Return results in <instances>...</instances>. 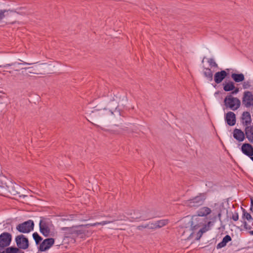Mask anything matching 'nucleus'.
<instances>
[{
	"label": "nucleus",
	"mask_w": 253,
	"mask_h": 253,
	"mask_svg": "<svg viewBox=\"0 0 253 253\" xmlns=\"http://www.w3.org/2000/svg\"><path fill=\"white\" fill-rule=\"evenodd\" d=\"M12 236L8 232H3L0 235V248L8 247L11 241Z\"/></svg>",
	"instance_id": "obj_8"
},
{
	"label": "nucleus",
	"mask_w": 253,
	"mask_h": 253,
	"mask_svg": "<svg viewBox=\"0 0 253 253\" xmlns=\"http://www.w3.org/2000/svg\"><path fill=\"white\" fill-rule=\"evenodd\" d=\"M179 232L181 233L183 239L185 240L191 239L195 233L192 227H181Z\"/></svg>",
	"instance_id": "obj_9"
},
{
	"label": "nucleus",
	"mask_w": 253,
	"mask_h": 253,
	"mask_svg": "<svg viewBox=\"0 0 253 253\" xmlns=\"http://www.w3.org/2000/svg\"><path fill=\"white\" fill-rule=\"evenodd\" d=\"M147 224L145 225H139L137 227V229L139 230H142V228H148Z\"/></svg>",
	"instance_id": "obj_37"
},
{
	"label": "nucleus",
	"mask_w": 253,
	"mask_h": 253,
	"mask_svg": "<svg viewBox=\"0 0 253 253\" xmlns=\"http://www.w3.org/2000/svg\"><path fill=\"white\" fill-rule=\"evenodd\" d=\"M242 124L244 126H250L252 123V118L250 113L248 111L244 112L241 117Z\"/></svg>",
	"instance_id": "obj_13"
},
{
	"label": "nucleus",
	"mask_w": 253,
	"mask_h": 253,
	"mask_svg": "<svg viewBox=\"0 0 253 253\" xmlns=\"http://www.w3.org/2000/svg\"><path fill=\"white\" fill-rule=\"evenodd\" d=\"M211 212L210 208L207 207H204L200 208L197 212V217L206 216Z\"/></svg>",
	"instance_id": "obj_18"
},
{
	"label": "nucleus",
	"mask_w": 253,
	"mask_h": 253,
	"mask_svg": "<svg viewBox=\"0 0 253 253\" xmlns=\"http://www.w3.org/2000/svg\"><path fill=\"white\" fill-rule=\"evenodd\" d=\"M92 124L94 126H96V127H99V126L98 125H97L94 124H93V123H92Z\"/></svg>",
	"instance_id": "obj_45"
},
{
	"label": "nucleus",
	"mask_w": 253,
	"mask_h": 253,
	"mask_svg": "<svg viewBox=\"0 0 253 253\" xmlns=\"http://www.w3.org/2000/svg\"><path fill=\"white\" fill-rule=\"evenodd\" d=\"M245 136L249 141L253 144V126H247L245 129Z\"/></svg>",
	"instance_id": "obj_17"
},
{
	"label": "nucleus",
	"mask_w": 253,
	"mask_h": 253,
	"mask_svg": "<svg viewBox=\"0 0 253 253\" xmlns=\"http://www.w3.org/2000/svg\"><path fill=\"white\" fill-rule=\"evenodd\" d=\"M233 136L238 142H242L245 138V132L240 129L236 128L233 130Z\"/></svg>",
	"instance_id": "obj_15"
},
{
	"label": "nucleus",
	"mask_w": 253,
	"mask_h": 253,
	"mask_svg": "<svg viewBox=\"0 0 253 253\" xmlns=\"http://www.w3.org/2000/svg\"><path fill=\"white\" fill-rule=\"evenodd\" d=\"M128 215L130 216L129 221L131 222H133L135 220L140 219L141 217V213H140L139 210H135L133 211V213H127Z\"/></svg>",
	"instance_id": "obj_19"
},
{
	"label": "nucleus",
	"mask_w": 253,
	"mask_h": 253,
	"mask_svg": "<svg viewBox=\"0 0 253 253\" xmlns=\"http://www.w3.org/2000/svg\"><path fill=\"white\" fill-rule=\"evenodd\" d=\"M249 233L252 235H253V231H250L249 232Z\"/></svg>",
	"instance_id": "obj_42"
},
{
	"label": "nucleus",
	"mask_w": 253,
	"mask_h": 253,
	"mask_svg": "<svg viewBox=\"0 0 253 253\" xmlns=\"http://www.w3.org/2000/svg\"><path fill=\"white\" fill-rule=\"evenodd\" d=\"M243 223L244 224V228L245 229L250 230L252 228L251 226L250 225H249L246 221H244Z\"/></svg>",
	"instance_id": "obj_36"
},
{
	"label": "nucleus",
	"mask_w": 253,
	"mask_h": 253,
	"mask_svg": "<svg viewBox=\"0 0 253 253\" xmlns=\"http://www.w3.org/2000/svg\"><path fill=\"white\" fill-rule=\"evenodd\" d=\"M241 150L244 155L249 157L253 156V146L250 143H245L243 144Z\"/></svg>",
	"instance_id": "obj_12"
},
{
	"label": "nucleus",
	"mask_w": 253,
	"mask_h": 253,
	"mask_svg": "<svg viewBox=\"0 0 253 253\" xmlns=\"http://www.w3.org/2000/svg\"><path fill=\"white\" fill-rule=\"evenodd\" d=\"M225 120L230 126H233L236 124V115L233 112H228L225 115Z\"/></svg>",
	"instance_id": "obj_14"
},
{
	"label": "nucleus",
	"mask_w": 253,
	"mask_h": 253,
	"mask_svg": "<svg viewBox=\"0 0 253 253\" xmlns=\"http://www.w3.org/2000/svg\"><path fill=\"white\" fill-rule=\"evenodd\" d=\"M208 62L211 67H213L216 68L218 66L217 64L216 63V62H215L214 59L212 58H210L208 60Z\"/></svg>",
	"instance_id": "obj_31"
},
{
	"label": "nucleus",
	"mask_w": 253,
	"mask_h": 253,
	"mask_svg": "<svg viewBox=\"0 0 253 253\" xmlns=\"http://www.w3.org/2000/svg\"><path fill=\"white\" fill-rule=\"evenodd\" d=\"M6 9H0V21H1L5 16V13L7 12Z\"/></svg>",
	"instance_id": "obj_32"
},
{
	"label": "nucleus",
	"mask_w": 253,
	"mask_h": 253,
	"mask_svg": "<svg viewBox=\"0 0 253 253\" xmlns=\"http://www.w3.org/2000/svg\"><path fill=\"white\" fill-rule=\"evenodd\" d=\"M235 88L234 83L233 82L229 81L223 85V89L225 91H230Z\"/></svg>",
	"instance_id": "obj_24"
},
{
	"label": "nucleus",
	"mask_w": 253,
	"mask_h": 253,
	"mask_svg": "<svg viewBox=\"0 0 253 253\" xmlns=\"http://www.w3.org/2000/svg\"><path fill=\"white\" fill-rule=\"evenodd\" d=\"M206 199V194L200 193L197 196L184 201V205L190 208H197L203 205Z\"/></svg>",
	"instance_id": "obj_4"
},
{
	"label": "nucleus",
	"mask_w": 253,
	"mask_h": 253,
	"mask_svg": "<svg viewBox=\"0 0 253 253\" xmlns=\"http://www.w3.org/2000/svg\"><path fill=\"white\" fill-rule=\"evenodd\" d=\"M156 223L155 222H154V223H149L148 224H147V226L148 227V229H157V227L156 226Z\"/></svg>",
	"instance_id": "obj_34"
},
{
	"label": "nucleus",
	"mask_w": 253,
	"mask_h": 253,
	"mask_svg": "<svg viewBox=\"0 0 253 253\" xmlns=\"http://www.w3.org/2000/svg\"><path fill=\"white\" fill-rule=\"evenodd\" d=\"M126 217L124 215H119L118 219H117V220H126Z\"/></svg>",
	"instance_id": "obj_39"
},
{
	"label": "nucleus",
	"mask_w": 253,
	"mask_h": 253,
	"mask_svg": "<svg viewBox=\"0 0 253 253\" xmlns=\"http://www.w3.org/2000/svg\"><path fill=\"white\" fill-rule=\"evenodd\" d=\"M221 213H219L218 214V217L219 218H220V217H221Z\"/></svg>",
	"instance_id": "obj_43"
},
{
	"label": "nucleus",
	"mask_w": 253,
	"mask_h": 253,
	"mask_svg": "<svg viewBox=\"0 0 253 253\" xmlns=\"http://www.w3.org/2000/svg\"><path fill=\"white\" fill-rule=\"evenodd\" d=\"M224 105L233 111L237 110L241 105V101L237 97H233L231 94L227 95L224 100Z\"/></svg>",
	"instance_id": "obj_5"
},
{
	"label": "nucleus",
	"mask_w": 253,
	"mask_h": 253,
	"mask_svg": "<svg viewBox=\"0 0 253 253\" xmlns=\"http://www.w3.org/2000/svg\"><path fill=\"white\" fill-rule=\"evenodd\" d=\"M15 240L17 247L19 249L26 250L29 247L28 239L23 234L16 236Z\"/></svg>",
	"instance_id": "obj_7"
},
{
	"label": "nucleus",
	"mask_w": 253,
	"mask_h": 253,
	"mask_svg": "<svg viewBox=\"0 0 253 253\" xmlns=\"http://www.w3.org/2000/svg\"><path fill=\"white\" fill-rule=\"evenodd\" d=\"M63 230H67L71 234H74L76 236L84 234V231L80 229H75L73 228L63 227L62 229Z\"/></svg>",
	"instance_id": "obj_20"
},
{
	"label": "nucleus",
	"mask_w": 253,
	"mask_h": 253,
	"mask_svg": "<svg viewBox=\"0 0 253 253\" xmlns=\"http://www.w3.org/2000/svg\"><path fill=\"white\" fill-rule=\"evenodd\" d=\"M53 238H47L42 241L39 247V250L41 252H44L49 249L54 243Z\"/></svg>",
	"instance_id": "obj_11"
},
{
	"label": "nucleus",
	"mask_w": 253,
	"mask_h": 253,
	"mask_svg": "<svg viewBox=\"0 0 253 253\" xmlns=\"http://www.w3.org/2000/svg\"><path fill=\"white\" fill-rule=\"evenodd\" d=\"M204 76L209 81H211L213 79V73L211 70L209 68H205L204 71Z\"/></svg>",
	"instance_id": "obj_23"
},
{
	"label": "nucleus",
	"mask_w": 253,
	"mask_h": 253,
	"mask_svg": "<svg viewBox=\"0 0 253 253\" xmlns=\"http://www.w3.org/2000/svg\"><path fill=\"white\" fill-rule=\"evenodd\" d=\"M252 84H253V81L250 80L245 81L243 84V87L244 89L250 88L252 86Z\"/></svg>",
	"instance_id": "obj_30"
},
{
	"label": "nucleus",
	"mask_w": 253,
	"mask_h": 253,
	"mask_svg": "<svg viewBox=\"0 0 253 253\" xmlns=\"http://www.w3.org/2000/svg\"><path fill=\"white\" fill-rule=\"evenodd\" d=\"M21 249H19V252L18 253H24V252L20 250Z\"/></svg>",
	"instance_id": "obj_44"
},
{
	"label": "nucleus",
	"mask_w": 253,
	"mask_h": 253,
	"mask_svg": "<svg viewBox=\"0 0 253 253\" xmlns=\"http://www.w3.org/2000/svg\"><path fill=\"white\" fill-rule=\"evenodd\" d=\"M155 223L157 228H160L168 224L169 220L168 219H162L156 221Z\"/></svg>",
	"instance_id": "obj_25"
},
{
	"label": "nucleus",
	"mask_w": 253,
	"mask_h": 253,
	"mask_svg": "<svg viewBox=\"0 0 253 253\" xmlns=\"http://www.w3.org/2000/svg\"><path fill=\"white\" fill-rule=\"evenodd\" d=\"M94 115L98 117L102 120L113 119L115 116H120V112L116 109L112 112L110 110L104 108L103 109L96 110L93 112Z\"/></svg>",
	"instance_id": "obj_3"
},
{
	"label": "nucleus",
	"mask_w": 253,
	"mask_h": 253,
	"mask_svg": "<svg viewBox=\"0 0 253 253\" xmlns=\"http://www.w3.org/2000/svg\"><path fill=\"white\" fill-rule=\"evenodd\" d=\"M239 91V88L237 87L235 88L232 91V92H231V94H237Z\"/></svg>",
	"instance_id": "obj_40"
},
{
	"label": "nucleus",
	"mask_w": 253,
	"mask_h": 253,
	"mask_svg": "<svg viewBox=\"0 0 253 253\" xmlns=\"http://www.w3.org/2000/svg\"><path fill=\"white\" fill-rule=\"evenodd\" d=\"M113 221H103L102 222H99V225H104L109 224L110 223H111Z\"/></svg>",
	"instance_id": "obj_38"
},
{
	"label": "nucleus",
	"mask_w": 253,
	"mask_h": 253,
	"mask_svg": "<svg viewBox=\"0 0 253 253\" xmlns=\"http://www.w3.org/2000/svg\"><path fill=\"white\" fill-rule=\"evenodd\" d=\"M34 227V221L32 220H29L22 223L18 224L16 226V229L19 232L28 233L33 230Z\"/></svg>",
	"instance_id": "obj_6"
},
{
	"label": "nucleus",
	"mask_w": 253,
	"mask_h": 253,
	"mask_svg": "<svg viewBox=\"0 0 253 253\" xmlns=\"http://www.w3.org/2000/svg\"><path fill=\"white\" fill-rule=\"evenodd\" d=\"M37 62H35V63H27V62H23L22 63H17V62H13V63H9V64H6L5 65H0V67H7V66H13V65H21V64H24V65H32V64H35V63H37Z\"/></svg>",
	"instance_id": "obj_29"
},
{
	"label": "nucleus",
	"mask_w": 253,
	"mask_h": 253,
	"mask_svg": "<svg viewBox=\"0 0 253 253\" xmlns=\"http://www.w3.org/2000/svg\"><path fill=\"white\" fill-rule=\"evenodd\" d=\"M33 238L37 245H40V243L42 240V238L37 232H34L33 234Z\"/></svg>",
	"instance_id": "obj_26"
},
{
	"label": "nucleus",
	"mask_w": 253,
	"mask_h": 253,
	"mask_svg": "<svg viewBox=\"0 0 253 253\" xmlns=\"http://www.w3.org/2000/svg\"><path fill=\"white\" fill-rule=\"evenodd\" d=\"M253 198H251L250 210L253 211Z\"/></svg>",
	"instance_id": "obj_41"
},
{
	"label": "nucleus",
	"mask_w": 253,
	"mask_h": 253,
	"mask_svg": "<svg viewBox=\"0 0 253 253\" xmlns=\"http://www.w3.org/2000/svg\"><path fill=\"white\" fill-rule=\"evenodd\" d=\"M228 73L225 70H222L216 72L214 76V80L216 84L221 83L227 77Z\"/></svg>",
	"instance_id": "obj_16"
},
{
	"label": "nucleus",
	"mask_w": 253,
	"mask_h": 253,
	"mask_svg": "<svg viewBox=\"0 0 253 253\" xmlns=\"http://www.w3.org/2000/svg\"><path fill=\"white\" fill-rule=\"evenodd\" d=\"M216 219V216H215L212 218V221H207V217H197L194 221H192L191 227L196 233V231L199 230L196 233V240H199L202 236L203 233L208 231L211 229V226L213 225V224Z\"/></svg>",
	"instance_id": "obj_1"
},
{
	"label": "nucleus",
	"mask_w": 253,
	"mask_h": 253,
	"mask_svg": "<svg viewBox=\"0 0 253 253\" xmlns=\"http://www.w3.org/2000/svg\"><path fill=\"white\" fill-rule=\"evenodd\" d=\"M231 78L236 83H239L243 81L245 79L244 75L242 73H232Z\"/></svg>",
	"instance_id": "obj_22"
},
{
	"label": "nucleus",
	"mask_w": 253,
	"mask_h": 253,
	"mask_svg": "<svg viewBox=\"0 0 253 253\" xmlns=\"http://www.w3.org/2000/svg\"><path fill=\"white\" fill-rule=\"evenodd\" d=\"M231 237L229 235H226L222 239V241L217 245L216 248L217 249H221L225 247L227 243L231 241Z\"/></svg>",
	"instance_id": "obj_21"
},
{
	"label": "nucleus",
	"mask_w": 253,
	"mask_h": 253,
	"mask_svg": "<svg viewBox=\"0 0 253 253\" xmlns=\"http://www.w3.org/2000/svg\"><path fill=\"white\" fill-rule=\"evenodd\" d=\"M39 228L40 232L45 237L50 235L51 228L53 227L52 221L49 218L44 217H40Z\"/></svg>",
	"instance_id": "obj_2"
},
{
	"label": "nucleus",
	"mask_w": 253,
	"mask_h": 253,
	"mask_svg": "<svg viewBox=\"0 0 253 253\" xmlns=\"http://www.w3.org/2000/svg\"><path fill=\"white\" fill-rule=\"evenodd\" d=\"M0 253H4V251H3V252H1L0 251Z\"/></svg>",
	"instance_id": "obj_46"
},
{
	"label": "nucleus",
	"mask_w": 253,
	"mask_h": 253,
	"mask_svg": "<svg viewBox=\"0 0 253 253\" xmlns=\"http://www.w3.org/2000/svg\"><path fill=\"white\" fill-rule=\"evenodd\" d=\"M231 218L234 221H237L239 219L238 213L237 212L232 213V216H231Z\"/></svg>",
	"instance_id": "obj_33"
},
{
	"label": "nucleus",
	"mask_w": 253,
	"mask_h": 253,
	"mask_svg": "<svg viewBox=\"0 0 253 253\" xmlns=\"http://www.w3.org/2000/svg\"><path fill=\"white\" fill-rule=\"evenodd\" d=\"M243 211V219H246L247 220L250 221L253 220V219L251 216V215L248 213L245 209L242 208Z\"/></svg>",
	"instance_id": "obj_27"
},
{
	"label": "nucleus",
	"mask_w": 253,
	"mask_h": 253,
	"mask_svg": "<svg viewBox=\"0 0 253 253\" xmlns=\"http://www.w3.org/2000/svg\"><path fill=\"white\" fill-rule=\"evenodd\" d=\"M96 225H99V222H97L94 223H89L85 225H81L80 226H84V227H89V226H95Z\"/></svg>",
	"instance_id": "obj_35"
},
{
	"label": "nucleus",
	"mask_w": 253,
	"mask_h": 253,
	"mask_svg": "<svg viewBox=\"0 0 253 253\" xmlns=\"http://www.w3.org/2000/svg\"><path fill=\"white\" fill-rule=\"evenodd\" d=\"M4 252V253H18L19 249L17 247H10L7 248Z\"/></svg>",
	"instance_id": "obj_28"
},
{
	"label": "nucleus",
	"mask_w": 253,
	"mask_h": 253,
	"mask_svg": "<svg viewBox=\"0 0 253 253\" xmlns=\"http://www.w3.org/2000/svg\"><path fill=\"white\" fill-rule=\"evenodd\" d=\"M242 103L246 107H253V95L252 92L246 91L244 92Z\"/></svg>",
	"instance_id": "obj_10"
}]
</instances>
